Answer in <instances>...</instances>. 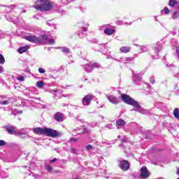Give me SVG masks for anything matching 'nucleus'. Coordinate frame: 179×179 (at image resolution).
Here are the masks:
<instances>
[{"instance_id":"f257e3e1","label":"nucleus","mask_w":179,"mask_h":179,"mask_svg":"<svg viewBox=\"0 0 179 179\" xmlns=\"http://www.w3.org/2000/svg\"><path fill=\"white\" fill-rule=\"evenodd\" d=\"M121 99L126 104H129V106H133L134 108L133 111H136L137 113H141V114H148L149 110L144 109L141 106H139V103L135 101L134 99L131 98L129 95L125 94H121Z\"/></svg>"},{"instance_id":"f03ea898","label":"nucleus","mask_w":179,"mask_h":179,"mask_svg":"<svg viewBox=\"0 0 179 179\" xmlns=\"http://www.w3.org/2000/svg\"><path fill=\"white\" fill-rule=\"evenodd\" d=\"M34 8L36 10H40L41 12L44 10H51V9H52V4L47 0H37Z\"/></svg>"},{"instance_id":"7ed1b4c3","label":"nucleus","mask_w":179,"mask_h":179,"mask_svg":"<svg viewBox=\"0 0 179 179\" xmlns=\"http://www.w3.org/2000/svg\"><path fill=\"white\" fill-rule=\"evenodd\" d=\"M25 39L30 43H35V44H41V43H47V38L44 36L37 37L36 36H25Z\"/></svg>"},{"instance_id":"20e7f679","label":"nucleus","mask_w":179,"mask_h":179,"mask_svg":"<svg viewBox=\"0 0 179 179\" xmlns=\"http://www.w3.org/2000/svg\"><path fill=\"white\" fill-rule=\"evenodd\" d=\"M7 131L10 135H17V136H22V135H26V131L22 133L21 131H17V129L15 127H11L7 128Z\"/></svg>"},{"instance_id":"39448f33","label":"nucleus","mask_w":179,"mask_h":179,"mask_svg":"<svg viewBox=\"0 0 179 179\" xmlns=\"http://www.w3.org/2000/svg\"><path fill=\"white\" fill-rule=\"evenodd\" d=\"M45 135H46V136H50L51 138H55L58 136V132L57 130L52 129L45 128Z\"/></svg>"},{"instance_id":"423d86ee","label":"nucleus","mask_w":179,"mask_h":179,"mask_svg":"<svg viewBox=\"0 0 179 179\" xmlns=\"http://www.w3.org/2000/svg\"><path fill=\"white\" fill-rule=\"evenodd\" d=\"M133 83L139 86L142 83V77L139 75V73H134L132 76Z\"/></svg>"},{"instance_id":"0eeeda50","label":"nucleus","mask_w":179,"mask_h":179,"mask_svg":"<svg viewBox=\"0 0 179 179\" xmlns=\"http://www.w3.org/2000/svg\"><path fill=\"white\" fill-rule=\"evenodd\" d=\"M93 99V95L87 94L82 100L83 106H90L92 99Z\"/></svg>"},{"instance_id":"6e6552de","label":"nucleus","mask_w":179,"mask_h":179,"mask_svg":"<svg viewBox=\"0 0 179 179\" xmlns=\"http://www.w3.org/2000/svg\"><path fill=\"white\" fill-rule=\"evenodd\" d=\"M94 68H99L97 64H93L92 62H90L88 64H85V71L86 72H92Z\"/></svg>"},{"instance_id":"1a4fd4ad","label":"nucleus","mask_w":179,"mask_h":179,"mask_svg":"<svg viewBox=\"0 0 179 179\" xmlns=\"http://www.w3.org/2000/svg\"><path fill=\"white\" fill-rule=\"evenodd\" d=\"M120 167L122 169V170H124V171H127L128 169H129V162L125 159H122L120 162Z\"/></svg>"},{"instance_id":"9d476101","label":"nucleus","mask_w":179,"mask_h":179,"mask_svg":"<svg viewBox=\"0 0 179 179\" xmlns=\"http://www.w3.org/2000/svg\"><path fill=\"white\" fill-rule=\"evenodd\" d=\"M150 176V173L148 171V168L146 166H143L141 170V176L143 178H148Z\"/></svg>"},{"instance_id":"9b49d317","label":"nucleus","mask_w":179,"mask_h":179,"mask_svg":"<svg viewBox=\"0 0 179 179\" xmlns=\"http://www.w3.org/2000/svg\"><path fill=\"white\" fill-rule=\"evenodd\" d=\"M106 97L112 104H118V103H120V99L116 96H114V95H107Z\"/></svg>"},{"instance_id":"f8f14e48","label":"nucleus","mask_w":179,"mask_h":179,"mask_svg":"<svg viewBox=\"0 0 179 179\" xmlns=\"http://www.w3.org/2000/svg\"><path fill=\"white\" fill-rule=\"evenodd\" d=\"M33 132H34V134H36V135H43V134L45 135V128H41V127L34 128Z\"/></svg>"},{"instance_id":"ddd939ff","label":"nucleus","mask_w":179,"mask_h":179,"mask_svg":"<svg viewBox=\"0 0 179 179\" xmlns=\"http://www.w3.org/2000/svg\"><path fill=\"white\" fill-rule=\"evenodd\" d=\"M83 24L81 25V30L83 31V32H81L80 34H78V37H82V36H84L85 32L87 31V26H89V24H87V22L83 21Z\"/></svg>"},{"instance_id":"4468645a","label":"nucleus","mask_w":179,"mask_h":179,"mask_svg":"<svg viewBox=\"0 0 179 179\" xmlns=\"http://www.w3.org/2000/svg\"><path fill=\"white\" fill-rule=\"evenodd\" d=\"M54 118L56 121H58L59 122H62V121H64V115H62V113H57L55 115Z\"/></svg>"},{"instance_id":"2eb2a0df","label":"nucleus","mask_w":179,"mask_h":179,"mask_svg":"<svg viewBox=\"0 0 179 179\" xmlns=\"http://www.w3.org/2000/svg\"><path fill=\"white\" fill-rule=\"evenodd\" d=\"M44 36L47 38V41L45 43H41V44H55V41L52 38H49L46 35H42Z\"/></svg>"},{"instance_id":"dca6fc26","label":"nucleus","mask_w":179,"mask_h":179,"mask_svg":"<svg viewBox=\"0 0 179 179\" xmlns=\"http://www.w3.org/2000/svg\"><path fill=\"white\" fill-rule=\"evenodd\" d=\"M103 32L106 34V36H112L115 32V30L110 28H106Z\"/></svg>"},{"instance_id":"f3484780","label":"nucleus","mask_w":179,"mask_h":179,"mask_svg":"<svg viewBox=\"0 0 179 179\" xmlns=\"http://www.w3.org/2000/svg\"><path fill=\"white\" fill-rule=\"evenodd\" d=\"M120 52H124V54H127V52H129L131 51V47L129 46H122L120 48Z\"/></svg>"},{"instance_id":"a211bd4d","label":"nucleus","mask_w":179,"mask_h":179,"mask_svg":"<svg viewBox=\"0 0 179 179\" xmlns=\"http://www.w3.org/2000/svg\"><path fill=\"white\" fill-rule=\"evenodd\" d=\"M29 48H30L29 45L21 47L18 49V52L20 54H23V52H26V50H29Z\"/></svg>"},{"instance_id":"6ab92c4d","label":"nucleus","mask_w":179,"mask_h":179,"mask_svg":"<svg viewBox=\"0 0 179 179\" xmlns=\"http://www.w3.org/2000/svg\"><path fill=\"white\" fill-rule=\"evenodd\" d=\"M59 49L65 54H71V50L66 47H59Z\"/></svg>"},{"instance_id":"aec40b11","label":"nucleus","mask_w":179,"mask_h":179,"mask_svg":"<svg viewBox=\"0 0 179 179\" xmlns=\"http://www.w3.org/2000/svg\"><path fill=\"white\" fill-rule=\"evenodd\" d=\"M154 50L155 52H159V51L162 50V45H160V43L159 42L154 45Z\"/></svg>"},{"instance_id":"412c9836","label":"nucleus","mask_w":179,"mask_h":179,"mask_svg":"<svg viewBox=\"0 0 179 179\" xmlns=\"http://www.w3.org/2000/svg\"><path fill=\"white\" fill-rule=\"evenodd\" d=\"M173 116L176 120H179V109L178 108H176L173 110Z\"/></svg>"},{"instance_id":"4be33fe9","label":"nucleus","mask_w":179,"mask_h":179,"mask_svg":"<svg viewBox=\"0 0 179 179\" xmlns=\"http://www.w3.org/2000/svg\"><path fill=\"white\" fill-rule=\"evenodd\" d=\"M179 17V10H176L172 13V19H177V17Z\"/></svg>"},{"instance_id":"5701e85b","label":"nucleus","mask_w":179,"mask_h":179,"mask_svg":"<svg viewBox=\"0 0 179 179\" xmlns=\"http://www.w3.org/2000/svg\"><path fill=\"white\" fill-rule=\"evenodd\" d=\"M51 93H53L55 96H57V94L61 93V90L58 88L54 89V90H50Z\"/></svg>"},{"instance_id":"b1692460","label":"nucleus","mask_w":179,"mask_h":179,"mask_svg":"<svg viewBox=\"0 0 179 179\" xmlns=\"http://www.w3.org/2000/svg\"><path fill=\"white\" fill-rule=\"evenodd\" d=\"M117 125H119V127H122L123 125H125V122L123 120H118L116 122Z\"/></svg>"},{"instance_id":"393cba45","label":"nucleus","mask_w":179,"mask_h":179,"mask_svg":"<svg viewBox=\"0 0 179 179\" xmlns=\"http://www.w3.org/2000/svg\"><path fill=\"white\" fill-rule=\"evenodd\" d=\"M169 6H171L172 8H174L176 5H177V1L176 0H169Z\"/></svg>"},{"instance_id":"a878e982","label":"nucleus","mask_w":179,"mask_h":179,"mask_svg":"<svg viewBox=\"0 0 179 179\" xmlns=\"http://www.w3.org/2000/svg\"><path fill=\"white\" fill-rule=\"evenodd\" d=\"M36 86L39 88V89H43V87H44V82L43 81H38L36 83Z\"/></svg>"},{"instance_id":"bb28decb","label":"nucleus","mask_w":179,"mask_h":179,"mask_svg":"<svg viewBox=\"0 0 179 179\" xmlns=\"http://www.w3.org/2000/svg\"><path fill=\"white\" fill-rule=\"evenodd\" d=\"M0 64L1 65H3V64H5V57H3V55H2V54H0Z\"/></svg>"},{"instance_id":"cd10ccee","label":"nucleus","mask_w":179,"mask_h":179,"mask_svg":"<svg viewBox=\"0 0 179 179\" xmlns=\"http://www.w3.org/2000/svg\"><path fill=\"white\" fill-rule=\"evenodd\" d=\"M101 143L102 145H105L106 148H110V143L107 140H102Z\"/></svg>"},{"instance_id":"c85d7f7f","label":"nucleus","mask_w":179,"mask_h":179,"mask_svg":"<svg viewBox=\"0 0 179 179\" xmlns=\"http://www.w3.org/2000/svg\"><path fill=\"white\" fill-rule=\"evenodd\" d=\"M10 102L9 101H0V105L1 106H6L8 104H9Z\"/></svg>"},{"instance_id":"c756f323","label":"nucleus","mask_w":179,"mask_h":179,"mask_svg":"<svg viewBox=\"0 0 179 179\" xmlns=\"http://www.w3.org/2000/svg\"><path fill=\"white\" fill-rule=\"evenodd\" d=\"M45 169H46V170H47L48 171H50V172L52 171V167L50 166V165H46V166H45Z\"/></svg>"},{"instance_id":"7c9ffc66","label":"nucleus","mask_w":179,"mask_h":179,"mask_svg":"<svg viewBox=\"0 0 179 179\" xmlns=\"http://www.w3.org/2000/svg\"><path fill=\"white\" fill-rule=\"evenodd\" d=\"M164 12H165L166 15H169V13H170V10H169V8L165 7V8H164Z\"/></svg>"},{"instance_id":"2f4dec72","label":"nucleus","mask_w":179,"mask_h":179,"mask_svg":"<svg viewBox=\"0 0 179 179\" xmlns=\"http://www.w3.org/2000/svg\"><path fill=\"white\" fill-rule=\"evenodd\" d=\"M150 83H152V85L156 83V80H155V77H151L150 78Z\"/></svg>"},{"instance_id":"473e14b6","label":"nucleus","mask_w":179,"mask_h":179,"mask_svg":"<svg viewBox=\"0 0 179 179\" xmlns=\"http://www.w3.org/2000/svg\"><path fill=\"white\" fill-rule=\"evenodd\" d=\"M85 148L87 150H92V149H93V146L92 145L89 144L85 147Z\"/></svg>"},{"instance_id":"72a5a7b5","label":"nucleus","mask_w":179,"mask_h":179,"mask_svg":"<svg viewBox=\"0 0 179 179\" xmlns=\"http://www.w3.org/2000/svg\"><path fill=\"white\" fill-rule=\"evenodd\" d=\"M38 71L39 72V73H45V70H44V69L43 68H39L38 69Z\"/></svg>"},{"instance_id":"f704fd0d","label":"nucleus","mask_w":179,"mask_h":179,"mask_svg":"<svg viewBox=\"0 0 179 179\" xmlns=\"http://www.w3.org/2000/svg\"><path fill=\"white\" fill-rule=\"evenodd\" d=\"M15 6H10V7H7L6 12H9V10H10V9H14Z\"/></svg>"},{"instance_id":"c9c22d12","label":"nucleus","mask_w":179,"mask_h":179,"mask_svg":"<svg viewBox=\"0 0 179 179\" xmlns=\"http://www.w3.org/2000/svg\"><path fill=\"white\" fill-rule=\"evenodd\" d=\"M120 62H123L124 64H127L126 57L120 58Z\"/></svg>"},{"instance_id":"e433bc0d","label":"nucleus","mask_w":179,"mask_h":179,"mask_svg":"<svg viewBox=\"0 0 179 179\" xmlns=\"http://www.w3.org/2000/svg\"><path fill=\"white\" fill-rule=\"evenodd\" d=\"M6 145V142L3 140H0V146H5Z\"/></svg>"},{"instance_id":"4c0bfd02","label":"nucleus","mask_w":179,"mask_h":179,"mask_svg":"<svg viewBox=\"0 0 179 179\" xmlns=\"http://www.w3.org/2000/svg\"><path fill=\"white\" fill-rule=\"evenodd\" d=\"M17 79V80H20L21 82H24V78L23 76H20Z\"/></svg>"},{"instance_id":"58836bf2","label":"nucleus","mask_w":179,"mask_h":179,"mask_svg":"<svg viewBox=\"0 0 179 179\" xmlns=\"http://www.w3.org/2000/svg\"><path fill=\"white\" fill-rule=\"evenodd\" d=\"M58 13H64V9L59 8L58 10H57Z\"/></svg>"},{"instance_id":"ea45409f","label":"nucleus","mask_w":179,"mask_h":179,"mask_svg":"<svg viewBox=\"0 0 179 179\" xmlns=\"http://www.w3.org/2000/svg\"><path fill=\"white\" fill-rule=\"evenodd\" d=\"M71 153H73V155H76V149L71 148Z\"/></svg>"},{"instance_id":"a19ab883","label":"nucleus","mask_w":179,"mask_h":179,"mask_svg":"<svg viewBox=\"0 0 179 179\" xmlns=\"http://www.w3.org/2000/svg\"><path fill=\"white\" fill-rule=\"evenodd\" d=\"M5 71V69L3 66H0V73H3V71Z\"/></svg>"},{"instance_id":"79ce46f5","label":"nucleus","mask_w":179,"mask_h":179,"mask_svg":"<svg viewBox=\"0 0 179 179\" xmlns=\"http://www.w3.org/2000/svg\"><path fill=\"white\" fill-rule=\"evenodd\" d=\"M17 132H22V134H24V132H26V134H27V131H26L23 129L21 130H17Z\"/></svg>"},{"instance_id":"37998d69","label":"nucleus","mask_w":179,"mask_h":179,"mask_svg":"<svg viewBox=\"0 0 179 179\" xmlns=\"http://www.w3.org/2000/svg\"><path fill=\"white\" fill-rule=\"evenodd\" d=\"M126 62H129L132 61V57H126Z\"/></svg>"},{"instance_id":"c03bdc74","label":"nucleus","mask_w":179,"mask_h":179,"mask_svg":"<svg viewBox=\"0 0 179 179\" xmlns=\"http://www.w3.org/2000/svg\"><path fill=\"white\" fill-rule=\"evenodd\" d=\"M6 18L7 19V20H12V17H9V14H6Z\"/></svg>"},{"instance_id":"a18cd8bd","label":"nucleus","mask_w":179,"mask_h":179,"mask_svg":"<svg viewBox=\"0 0 179 179\" xmlns=\"http://www.w3.org/2000/svg\"><path fill=\"white\" fill-rule=\"evenodd\" d=\"M176 51L177 55H179V46H176Z\"/></svg>"},{"instance_id":"49530a36","label":"nucleus","mask_w":179,"mask_h":179,"mask_svg":"<svg viewBox=\"0 0 179 179\" xmlns=\"http://www.w3.org/2000/svg\"><path fill=\"white\" fill-rule=\"evenodd\" d=\"M70 141H71V142H78V138H70Z\"/></svg>"},{"instance_id":"de8ad7c7","label":"nucleus","mask_w":179,"mask_h":179,"mask_svg":"<svg viewBox=\"0 0 179 179\" xmlns=\"http://www.w3.org/2000/svg\"><path fill=\"white\" fill-rule=\"evenodd\" d=\"M57 158H54L53 159L50 161V163L52 164L54 163V162H57Z\"/></svg>"},{"instance_id":"09e8293b","label":"nucleus","mask_w":179,"mask_h":179,"mask_svg":"<svg viewBox=\"0 0 179 179\" xmlns=\"http://www.w3.org/2000/svg\"><path fill=\"white\" fill-rule=\"evenodd\" d=\"M175 92H176V94H179V90H178V88H175Z\"/></svg>"},{"instance_id":"8fccbe9b","label":"nucleus","mask_w":179,"mask_h":179,"mask_svg":"<svg viewBox=\"0 0 179 179\" xmlns=\"http://www.w3.org/2000/svg\"><path fill=\"white\" fill-rule=\"evenodd\" d=\"M166 66H167V68H173V66H173V64H167L166 65Z\"/></svg>"},{"instance_id":"3c124183","label":"nucleus","mask_w":179,"mask_h":179,"mask_svg":"<svg viewBox=\"0 0 179 179\" xmlns=\"http://www.w3.org/2000/svg\"><path fill=\"white\" fill-rule=\"evenodd\" d=\"M23 111L22 110H19L17 112V114H22Z\"/></svg>"},{"instance_id":"603ef678","label":"nucleus","mask_w":179,"mask_h":179,"mask_svg":"<svg viewBox=\"0 0 179 179\" xmlns=\"http://www.w3.org/2000/svg\"><path fill=\"white\" fill-rule=\"evenodd\" d=\"M26 13V10H24L22 11V13Z\"/></svg>"},{"instance_id":"864d4df0","label":"nucleus","mask_w":179,"mask_h":179,"mask_svg":"<svg viewBox=\"0 0 179 179\" xmlns=\"http://www.w3.org/2000/svg\"><path fill=\"white\" fill-rule=\"evenodd\" d=\"M178 174L179 175V168H178Z\"/></svg>"},{"instance_id":"5fc2aeb1","label":"nucleus","mask_w":179,"mask_h":179,"mask_svg":"<svg viewBox=\"0 0 179 179\" xmlns=\"http://www.w3.org/2000/svg\"><path fill=\"white\" fill-rule=\"evenodd\" d=\"M80 10H82V12L83 13V12H85L83 10H82V9H80Z\"/></svg>"},{"instance_id":"6e6d98bb","label":"nucleus","mask_w":179,"mask_h":179,"mask_svg":"<svg viewBox=\"0 0 179 179\" xmlns=\"http://www.w3.org/2000/svg\"><path fill=\"white\" fill-rule=\"evenodd\" d=\"M13 115H16V113H13Z\"/></svg>"},{"instance_id":"4d7b16f0","label":"nucleus","mask_w":179,"mask_h":179,"mask_svg":"<svg viewBox=\"0 0 179 179\" xmlns=\"http://www.w3.org/2000/svg\"><path fill=\"white\" fill-rule=\"evenodd\" d=\"M98 145H99L100 146H101V143H99V144H98Z\"/></svg>"},{"instance_id":"13d9d810","label":"nucleus","mask_w":179,"mask_h":179,"mask_svg":"<svg viewBox=\"0 0 179 179\" xmlns=\"http://www.w3.org/2000/svg\"><path fill=\"white\" fill-rule=\"evenodd\" d=\"M143 52H144V51H146V50H143Z\"/></svg>"},{"instance_id":"bf43d9fd","label":"nucleus","mask_w":179,"mask_h":179,"mask_svg":"<svg viewBox=\"0 0 179 179\" xmlns=\"http://www.w3.org/2000/svg\"><path fill=\"white\" fill-rule=\"evenodd\" d=\"M85 80H87V79L85 78Z\"/></svg>"},{"instance_id":"052dcab7","label":"nucleus","mask_w":179,"mask_h":179,"mask_svg":"<svg viewBox=\"0 0 179 179\" xmlns=\"http://www.w3.org/2000/svg\"><path fill=\"white\" fill-rule=\"evenodd\" d=\"M178 179H179V178H178Z\"/></svg>"}]
</instances>
